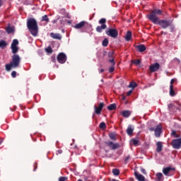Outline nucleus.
Segmentation results:
<instances>
[{
  "instance_id": "1",
  "label": "nucleus",
  "mask_w": 181,
  "mask_h": 181,
  "mask_svg": "<svg viewBox=\"0 0 181 181\" xmlns=\"http://www.w3.org/2000/svg\"><path fill=\"white\" fill-rule=\"evenodd\" d=\"M158 15H162V11L160 9H154L147 17L154 25H159L162 29H168V28L170 26L171 22H173V20H160Z\"/></svg>"
},
{
  "instance_id": "2",
  "label": "nucleus",
  "mask_w": 181,
  "mask_h": 181,
  "mask_svg": "<svg viewBox=\"0 0 181 181\" xmlns=\"http://www.w3.org/2000/svg\"><path fill=\"white\" fill-rule=\"evenodd\" d=\"M27 28L33 36H37L39 33V26L37 21L34 18H30L27 20Z\"/></svg>"
},
{
  "instance_id": "3",
  "label": "nucleus",
  "mask_w": 181,
  "mask_h": 181,
  "mask_svg": "<svg viewBox=\"0 0 181 181\" xmlns=\"http://www.w3.org/2000/svg\"><path fill=\"white\" fill-rule=\"evenodd\" d=\"M11 59L10 64H6V71H11V69H18L21 64V57L18 54H14Z\"/></svg>"
},
{
  "instance_id": "4",
  "label": "nucleus",
  "mask_w": 181,
  "mask_h": 181,
  "mask_svg": "<svg viewBox=\"0 0 181 181\" xmlns=\"http://www.w3.org/2000/svg\"><path fill=\"white\" fill-rule=\"evenodd\" d=\"M106 35L110 36V37H113V39H116L118 37V30L115 28H110L109 30L105 31Z\"/></svg>"
},
{
  "instance_id": "5",
  "label": "nucleus",
  "mask_w": 181,
  "mask_h": 181,
  "mask_svg": "<svg viewBox=\"0 0 181 181\" xmlns=\"http://www.w3.org/2000/svg\"><path fill=\"white\" fill-rule=\"evenodd\" d=\"M57 60L58 63H60L61 64H64V63L67 62V56H66V54L60 52L57 57Z\"/></svg>"
},
{
  "instance_id": "6",
  "label": "nucleus",
  "mask_w": 181,
  "mask_h": 181,
  "mask_svg": "<svg viewBox=\"0 0 181 181\" xmlns=\"http://www.w3.org/2000/svg\"><path fill=\"white\" fill-rule=\"evenodd\" d=\"M18 45H19V41L16 39L13 40L11 45V49L13 54H16L19 51V48L17 47Z\"/></svg>"
},
{
  "instance_id": "7",
  "label": "nucleus",
  "mask_w": 181,
  "mask_h": 181,
  "mask_svg": "<svg viewBox=\"0 0 181 181\" xmlns=\"http://www.w3.org/2000/svg\"><path fill=\"white\" fill-rule=\"evenodd\" d=\"M171 146L173 149H180L181 148V137L180 139H175L171 141Z\"/></svg>"
},
{
  "instance_id": "8",
  "label": "nucleus",
  "mask_w": 181,
  "mask_h": 181,
  "mask_svg": "<svg viewBox=\"0 0 181 181\" xmlns=\"http://www.w3.org/2000/svg\"><path fill=\"white\" fill-rule=\"evenodd\" d=\"M105 145L110 148L112 151H115V149H119V144L114 143L112 141H105Z\"/></svg>"
},
{
  "instance_id": "9",
  "label": "nucleus",
  "mask_w": 181,
  "mask_h": 181,
  "mask_svg": "<svg viewBox=\"0 0 181 181\" xmlns=\"http://www.w3.org/2000/svg\"><path fill=\"white\" fill-rule=\"evenodd\" d=\"M104 103H100L98 104V107L94 106L95 114H97V115H100V114H101V112L103 111V108H104Z\"/></svg>"
},
{
  "instance_id": "10",
  "label": "nucleus",
  "mask_w": 181,
  "mask_h": 181,
  "mask_svg": "<svg viewBox=\"0 0 181 181\" xmlns=\"http://www.w3.org/2000/svg\"><path fill=\"white\" fill-rule=\"evenodd\" d=\"M175 168H172L171 167H167V168H164L163 169V173L165 176H172V175H170V173H172V172H175Z\"/></svg>"
},
{
  "instance_id": "11",
  "label": "nucleus",
  "mask_w": 181,
  "mask_h": 181,
  "mask_svg": "<svg viewBox=\"0 0 181 181\" xmlns=\"http://www.w3.org/2000/svg\"><path fill=\"white\" fill-rule=\"evenodd\" d=\"M160 67V64L156 62L155 64L150 65L149 70L151 71V73H155V71H158V70H159Z\"/></svg>"
},
{
  "instance_id": "12",
  "label": "nucleus",
  "mask_w": 181,
  "mask_h": 181,
  "mask_svg": "<svg viewBox=\"0 0 181 181\" xmlns=\"http://www.w3.org/2000/svg\"><path fill=\"white\" fill-rule=\"evenodd\" d=\"M84 26H88V23L87 21H81L80 23L76 24L74 28L75 29H81Z\"/></svg>"
},
{
  "instance_id": "13",
  "label": "nucleus",
  "mask_w": 181,
  "mask_h": 181,
  "mask_svg": "<svg viewBox=\"0 0 181 181\" xmlns=\"http://www.w3.org/2000/svg\"><path fill=\"white\" fill-rule=\"evenodd\" d=\"M155 136H156V138H159V136H160V134H162V126L160 125H157L155 130Z\"/></svg>"
},
{
  "instance_id": "14",
  "label": "nucleus",
  "mask_w": 181,
  "mask_h": 181,
  "mask_svg": "<svg viewBox=\"0 0 181 181\" xmlns=\"http://www.w3.org/2000/svg\"><path fill=\"white\" fill-rule=\"evenodd\" d=\"M109 63L112 64V66L109 68V73H113L114 70H115V61L114 59H108Z\"/></svg>"
},
{
  "instance_id": "15",
  "label": "nucleus",
  "mask_w": 181,
  "mask_h": 181,
  "mask_svg": "<svg viewBox=\"0 0 181 181\" xmlns=\"http://www.w3.org/2000/svg\"><path fill=\"white\" fill-rule=\"evenodd\" d=\"M49 35L50 37H52V39H55L57 40H62V35H60L59 33H51Z\"/></svg>"
},
{
  "instance_id": "16",
  "label": "nucleus",
  "mask_w": 181,
  "mask_h": 181,
  "mask_svg": "<svg viewBox=\"0 0 181 181\" xmlns=\"http://www.w3.org/2000/svg\"><path fill=\"white\" fill-rule=\"evenodd\" d=\"M136 49H137L140 53H144V52L146 50V47L144 44H141V45H136Z\"/></svg>"
},
{
  "instance_id": "17",
  "label": "nucleus",
  "mask_w": 181,
  "mask_h": 181,
  "mask_svg": "<svg viewBox=\"0 0 181 181\" xmlns=\"http://www.w3.org/2000/svg\"><path fill=\"white\" fill-rule=\"evenodd\" d=\"M126 132L129 136H132L134 134V127L132 125L129 124L126 130Z\"/></svg>"
},
{
  "instance_id": "18",
  "label": "nucleus",
  "mask_w": 181,
  "mask_h": 181,
  "mask_svg": "<svg viewBox=\"0 0 181 181\" xmlns=\"http://www.w3.org/2000/svg\"><path fill=\"white\" fill-rule=\"evenodd\" d=\"M134 176L139 181H145V177L138 172H134Z\"/></svg>"
},
{
  "instance_id": "19",
  "label": "nucleus",
  "mask_w": 181,
  "mask_h": 181,
  "mask_svg": "<svg viewBox=\"0 0 181 181\" xmlns=\"http://www.w3.org/2000/svg\"><path fill=\"white\" fill-rule=\"evenodd\" d=\"M105 29H107V25L106 24H103L100 26H98L96 28V32H98V33H101V32H103V30H104Z\"/></svg>"
},
{
  "instance_id": "20",
  "label": "nucleus",
  "mask_w": 181,
  "mask_h": 181,
  "mask_svg": "<svg viewBox=\"0 0 181 181\" xmlns=\"http://www.w3.org/2000/svg\"><path fill=\"white\" fill-rule=\"evenodd\" d=\"M156 146H157L156 152H158V153L160 152H162V149L163 148V145H162V142H160V141L157 142L156 143Z\"/></svg>"
},
{
  "instance_id": "21",
  "label": "nucleus",
  "mask_w": 181,
  "mask_h": 181,
  "mask_svg": "<svg viewBox=\"0 0 181 181\" xmlns=\"http://www.w3.org/2000/svg\"><path fill=\"white\" fill-rule=\"evenodd\" d=\"M132 38V33L131 31H127L124 37L126 42H129V40H131Z\"/></svg>"
},
{
  "instance_id": "22",
  "label": "nucleus",
  "mask_w": 181,
  "mask_h": 181,
  "mask_svg": "<svg viewBox=\"0 0 181 181\" xmlns=\"http://www.w3.org/2000/svg\"><path fill=\"white\" fill-rule=\"evenodd\" d=\"M8 46V42L4 40H0V47L1 49H5Z\"/></svg>"
},
{
  "instance_id": "23",
  "label": "nucleus",
  "mask_w": 181,
  "mask_h": 181,
  "mask_svg": "<svg viewBox=\"0 0 181 181\" xmlns=\"http://www.w3.org/2000/svg\"><path fill=\"white\" fill-rule=\"evenodd\" d=\"M122 117H124V118H128V117H129V115H131V112H129V110H124L122 112Z\"/></svg>"
},
{
  "instance_id": "24",
  "label": "nucleus",
  "mask_w": 181,
  "mask_h": 181,
  "mask_svg": "<svg viewBox=\"0 0 181 181\" xmlns=\"http://www.w3.org/2000/svg\"><path fill=\"white\" fill-rule=\"evenodd\" d=\"M108 111H114V110H117V105L113 103L107 106Z\"/></svg>"
},
{
  "instance_id": "25",
  "label": "nucleus",
  "mask_w": 181,
  "mask_h": 181,
  "mask_svg": "<svg viewBox=\"0 0 181 181\" xmlns=\"http://www.w3.org/2000/svg\"><path fill=\"white\" fill-rule=\"evenodd\" d=\"M130 143L134 145V146H138V144H139V140L136 139H132L130 140Z\"/></svg>"
},
{
  "instance_id": "26",
  "label": "nucleus",
  "mask_w": 181,
  "mask_h": 181,
  "mask_svg": "<svg viewBox=\"0 0 181 181\" xmlns=\"http://www.w3.org/2000/svg\"><path fill=\"white\" fill-rule=\"evenodd\" d=\"M170 95H171V97H175V95H176L175 90H173V85H170Z\"/></svg>"
},
{
  "instance_id": "27",
  "label": "nucleus",
  "mask_w": 181,
  "mask_h": 181,
  "mask_svg": "<svg viewBox=\"0 0 181 181\" xmlns=\"http://www.w3.org/2000/svg\"><path fill=\"white\" fill-rule=\"evenodd\" d=\"M6 32H7V33H13L15 29L13 27L9 26L6 28Z\"/></svg>"
},
{
  "instance_id": "28",
  "label": "nucleus",
  "mask_w": 181,
  "mask_h": 181,
  "mask_svg": "<svg viewBox=\"0 0 181 181\" xmlns=\"http://www.w3.org/2000/svg\"><path fill=\"white\" fill-rule=\"evenodd\" d=\"M41 21L42 22H46V23H49V17L47 16V15H45L44 16H42Z\"/></svg>"
},
{
  "instance_id": "29",
  "label": "nucleus",
  "mask_w": 181,
  "mask_h": 181,
  "mask_svg": "<svg viewBox=\"0 0 181 181\" xmlns=\"http://www.w3.org/2000/svg\"><path fill=\"white\" fill-rule=\"evenodd\" d=\"M109 138H110L112 141H117V136L114 133H110L109 134Z\"/></svg>"
},
{
  "instance_id": "30",
  "label": "nucleus",
  "mask_w": 181,
  "mask_h": 181,
  "mask_svg": "<svg viewBox=\"0 0 181 181\" xmlns=\"http://www.w3.org/2000/svg\"><path fill=\"white\" fill-rule=\"evenodd\" d=\"M138 86V84H136V82H131L129 85V88H135L136 86Z\"/></svg>"
},
{
  "instance_id": "31",
  "label": "nucleus",
  "mask_w": 181,
  "mask_h": 181,
  "mask_svg": "<svg viewBox=\"0 0 181 181\" xmlns=\"http://www.w3.org/2000/svg\"><path fill=\"white\" fill-rule=\"evenodd\" d=\"M171 136H174V138H180V135L177 134V133H176V131L175 130H173L171 133Z\"/></svg>"
},
{
  "instance_id": "32",
  "label": "nucleus",
  "mask_w": 181,
  "mask_h": 181,
  "mask_svg": "<svg viewBox=\"0 0 181 181\" xmlns=\"http://www.w3.org/2000/svg\"><path fill=\"white\" fill-rule=\"evenodd\" d=\"M156 177H157L158 181H161L162 177H163V175L162 174V173H158L156 174Z\"/></svg>"
},
{
  "instance_id": "33",
  "label": "nucleus",
  "mask_w": 181,
  "mask_h": 181,
  "mask_svg": "<svg viewBox=\"0 0 181 181\" xmlns=\"http://www.w3.org/2000/svg\"><path fill=\"white\" fill-rule=\"evenodd\" d=\"M112 173L115 176H118V175H119V170L115 168L112 170Z\"/></svg>"
},
{
  "instance_id": "34",
  "label": "nucleus",
  "mask_w": 181,
  "mask_h": 181,
  "mask_svg": "<svg viewBox=\"0 0 181 181\" xmlns=\"http://www.w3.org/2000/svg\"><path fill=\"white\" fill-rule=\"evenodd\" d=\"M102 45L105 47H107V46H108V39L105 38V40H103Z\"/></svg>"
},
{
  "instance_id": "35",
  "label": "nucleus",
  "mask_w": 181,
  "mask_h": 181,
  "mask_svg": "<svg viewBox=\"0 0 181 181\" xmlns=\"http://www.w3.org/2000/svg\"><path fill=\"white\" fill-rule=\"evenodd\" d=\"M99 127L101 129H105V128H107V125L105 124V122H101L99 125Z\"/></svg>"
},
{
  "instance_id": "36",
  "label": "nucleus",
  "mask_w": 181,
  "mask_h": 181,
  "mask_svg": "<svg viewBox=\"0 0 181 181\" xmlns=\"http://www.w3.org/2000/svg\"><path fill=\"white\" fill-rule=\"evenodd\" d=\"M45 52L47 53H53V49H52V47H48L47 48L45 49Z\"/></svg>"
},
{
  "instance_id": "37",
  "label": "nucleus",
  "mask_w": 181,
  "mask_h": 181,
  "mask_svg": "<svg viewBox=\"0 0 181 181\" xmlns=\"http://www.w3.org/2000/svg\"><path fill=\"white\" fill-rule=\"evenodd\" d=\"M108 57L110 58V60L114 59V52H108Z\"/></svg>"
},
{
  "instance_id": "38",
  "label": "nucleus",
  "mask_w": 181,
  "mask_h": 181,
  "mask_svg": "<svg viewBox=\"0 0 181 181\" xmlns=\"http://www.w3.org/2000/svg\"><path fill=\"white\" fill-rule=\"evenodd\" d=\"M105 22H107V20L105 18H101L99 21L100 25H105Z\"/></svg>"
},
{
  "instance_id": "39",
  "label": "nucleus",
  "mask_w": 181,
  "mask_h": 181,
  "mask_svg": "<svg viewBox=\"0 0 181 181\" xmlns=\"http://www.w3.org/2000/svg\"><path fill=\"white\" fill-rule=\"evenodd\" d=\"M168 28H170V30H171V32L175 31V25H173V22H171V25H169Z\"/></svg>"
},
{
  "instance_id": "40",
  "label": "nucleus",
  "mask_w": 181,
  "mask_h": 181,
  "mask_svg": "<svg viewBox=\"0 0 181 181\" xmlns=\"http://www.w3.org/2000/svg\"><path fill=\"white\" fill-rule=\"evenodd\" d=\"M132 63L134 64H136V66H138V65L141 64V60H139V59L134 60V61H132Z\"/></svg>"
},
{
  "instance_id": "41",
  "label": "nucleus",
  "mask_w": 181,
  "mask_h": 181,
  "mask_svg": "<svg viewBox=\"0 0 181 181\" xmlns=\"http://www.w3.org/2000/svg\"><path fill=\"white\" fill-rule=\"evenodd\" d=\"M69 178L67 177H60L59 178V181H66Z\"/></svg>"
},
{
  "instance_id": "42",
  "label": "nucleus",
  "mask_w": 181,
  "mask_h": 181,
  "mask_svg": "<svg viewBox=\"0 0 181 181\" xmlns=\"http://www.w3.org/2000/svg\"><path fill=\"white\" fill-rule=\"evenodd\" d=\"M129 159H131L130 156H126L125 158H124V163H128V160H129Z\"/></svg>"
},
{
  "instance_id": "43",
  "label": "nucleus",
  "mask_w": 181,
  "mask_h": 181,
  "mask_svg": "<svg viewBox=\"0 0 181 181\" xmlns=\"http://www.w3.org/2000/svg\"><path fill=\"white\" fill-rule=\"evenodd\" d=\"M11 76H12L13 78H15V77H16V71H13L11 72Z\"/></svg>"
},
{
  "instance_id": "44",
  "label": "nucleus",
  "mask_w": 181,
  "mask_h": 181,
  "mask_svg": "<svg viewBox=\"0 0 181 181\" xmlns=\"http://www.w3.org/2000/svg\"><path fill=\"white\" fill-rule=\"evenodd\" d=\"M173 107H175V105H173V103H170L168 105L169 110H172V108H173Z\"/></svg>"
},
{
  "instance_id": "45",
  "label": "nucleus",
  "mask_w": 181,
  "mask_h": 181,
  "mask_svg": "<svg viewBox=\"0 0 181 181\" xmlns=\"http://www.w3.org/2000/svg\"><path fill=\"white\" fill-rule=\"evenodd\" d=\"M141 172L143 173V175H146V170L144 168H141Z\"/></svg>"
},
{
  "instance_id": "46",
  "label": "nucleus",
  "mask_w": 181,
  "mask_h": 181,
  "mask_svg": "<svg viewBox=\"0 0 181 181\" xmlns=\"http://www.w3.org/2000/svg\"><path fill=\"white\" fill-rule=\"evenodd\" d=\"M62 153H63V150L59 149V150L57 151V155H60Z\"/></svg>"
},
{
  "instance_id": "47",
  "label": "nucleus",
  "mask_w": 181,
  "mask_h": 181,
  "mask_svg": "<svg viewBox=\"0 0 181 181\" xmlns=\"http://www.w3.org/2000/svg\"><path fill=\"white\" fill-rule=\"evenodd\" d=\"M36 169H37V163H35L33 172H36Z\"/></svg>"
},
{
  "instance_id": "48",
  "label": "nucleus",
  "mask_w": 181,
  "mask_h": 181,
  "mask_svg": "<svg viewBox=\"0 0 181 181\" xmlns=\"http://www.w3.org/2000/svg\"><path fill=\"white\" fill-rule=\"evenodd\" d=\"M131 94H132V90H129L127 93V95L129 96Z\"/></svg>"
},
{
  "instance_id": "49",
  "label": "nucleus",
  "mask_w": 181,
  "mask_h": 181,
  "mask_svg": "<svg viewBox=\"0 0 181 181\" xmlns=\"http://www.w3.org/2000/svg\"><path fill=\"white\" fill-rule=\"evenodd\" d=\"M173 83H175V79L174 78L171 79V81L170 82V86H173Z\"/></svg>"
},
{
  "instance_id": "50",
  "label": "nucleus",
  "mask_w": 181,
  "mask_h": 181,
  "mask_svg": "<svg viewBox=\"0 0 181 181\" xmlns=\"http://www.w3.org/2000/svg\"><path fill=\"white\" fill-rule=\"evenodd\" d=\"M174 60H176L177 62H178V63H180V59H179L177 58H175Z\"/></svg>"
},
{
  "instance_id": "51",
  "label": "nucleus",
  "mask_w": 181,
  "mask_h": 181,
  "mask_svg": "<svg viewBox=\"0 0 181 181\" xmlns=\"http://www.w3.org/2000/svg\"><path fill=\"white\" fill-rule=\"evenodd\" d=\"M149 131H155V128H153V127H151V128H149Z\"/></svg>"
},
{
  "instance_id": "52",
  "label": "nucleus",
  "mask_w": 181,
  "mask_h": 181,
  "mask_svg": "<svg viewBox=\"0 0 181 181\" xmlns=\"http://www.w3.org/2000/svg\"><path fill=\"white\" fill-rule=\"evenodd\" d=\"M107 55V52L104 51L103 52V56H106Z\"/></svg>"
},
{
  "instance_id": "53",
  "label": "nucleus",
  "mask_w": 181,
  "mask_h": 181,
  "mask_svg": "<svg viewBox=\"0 0 181 181\" xmlns=\"http://www.w3.org/2000/svg\"><path fill=\"white\" fill-rule=\"evenodd\" d=\"M100 73H104V69H101L100 70Z\"/></svg>"
},
{
  "instance_id": "54",
  "label": "nucleus",
  "mask_w": 181,
  "mask_h": 181,
  "mask_svg": "<svg viewBox=\"0 0 181 181\" xmlns=\"http://www.w3.org/2000/svg\"><path fill=\"white\" fill-rule=\"evenodd\" d=\"M2 6V0H0V8Z\"/></svg>"
},
{
  "instance_id": "55",
  "label": "nucleus",
  "mask_w": 181,
  "mask_h": 181,
  "mask_svg": "<svg viewBox=\"0 0 181 181\" xmlns=\"http://www.w3.org/2000/svg\"><path fill=\"white\" fill-rule=\"evenodd\" d=\"M177 105H180V106L181 105L180 103H179V102H177Z\"/></svg>"
},
{
  "instance_id": "56",
  "label": "nucleus",
  "mask_w": 181,
  "mask_h": 181,
  "mask_svg": "<svg viewBox=\"0 0 181 181\" xmlns=\"http://www.w3.org/2000/svg\"><path fill=\"white\" fill-rule=\"evenodd\" d=\"M77 181H83V180H80V179H79V180H78Z\"/></svg>"
},
{
  "instance_id": "57",
  "label": "nucleus",
  "mask_w": 181,
  "mask_h": 181,
  "mask_svg": "<svg viewBox=\"0 0 181 181\" xmlns=\"http://www.w3.org/2000/svg\"><path fill=\"white\" fill-rule=\"evenodd\" d=\"M101 81H104V80H103V79H102V80H101Z\"/></svg>"
}]
</instances>
